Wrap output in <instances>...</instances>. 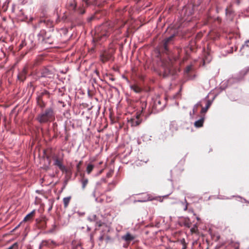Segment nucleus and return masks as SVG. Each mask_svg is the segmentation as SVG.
<instances>
[{"label":"nucleus","mask_w":249,"mask_h":249,"mask_svg":"<svg viewBox=\"0 0 249 249\" xmlns=\"http://www.w3.org/2000/svg\"><path fill=\"white\" fill-rule=\"evenodd\" d=\"M112 30L113 29L111 28H107L105 25L101 27H98L96 29V35L93 38V40L95 41H103L106 40Z\"/></svg>","instance_id":"f257e3e1"},{"label":"nucleus","mask_w":249,"mask_h":249,"mask_svg":"<svg viewBox=\"0 0 249 249\" xmlns=\"http://www.w3.org/2000/svg\"><path fill=\"white\" fill-rule=\"evenodd\" d=\"M55 119V113L53 109L47 108L37 116V120L40 123H45L51 122Z\"/></svg>","instance_id":"f03ea898"},{"label":"nucleus","mask_w":249,"mask_h":249,"mask_svg":"<svg viewBox=\"0 0 249 249\" xmlns=\"http://www.w3.org/2000/svg\"><path fill=\"white\" fill-rule=\"evenodd\" d=\"M140 114L137 113L136 116L132 117L128 121V124L131 126H137L139 125L142 122V119L140 118Z\"/></svg>","instance_id":"7ed1b4c3"},{"label":"nucleus","mask_w":249,"mask_h":249,"mask_svg":"<svg viewBox=\"0 0 249 249\" xmlns=\"http://www.w3.org/2000/svg\"><path fill=\"white\" fill-rule=\"evenodd\" d=\"M39 40L42 41H45L46 43L51 44L52 43L48 40L49 39V36H47L46 32L44 30L40 31V33L38 34Z\"/></svg>","instance_id":"20e7f679"},{"label":"nucleus","mask_w":249,"mask_h":249,"mask_svg":"<svg viewBox=\"0 0 249 249\" xmlns=\"http://www.w3.org/2000/svg\"><path fill=\"white\" fill-rule=\"evenodd\" d=\"M54 165L57 166L59 169L63 172L68 173V170L67 168L62 164L60 160L56 159L54 160Z\"/></svg>","instance_id":"39448f33"},{"label":"nucleus","mask_w":249,"mask_h":249,"mask_svg":"<svg viewBox=\"0 0 249 249\" xmlns=\"http://www.w3.org/2000/svg\"><path fill=\"white\" fill-rule=\"evenodd\" d=\"M40 74V76L42 77H51L53 73L51 70L45 68L41 70Z\"/></svg>","instance_id":"423d86ee"},{"label":"nucleus","mask_w":249,"mask_h":249,"mask_svg":"<svg viewBox=\"0 0 249 249\" xmlns=\"http://www.w3.org/2000/svg\"><path fill=\"white\" fill-rule=\"evenodd\" d=\"M240 51L243 54L249 55V40L246 42V43L242 46Z\"/></svg>","instance_id":"0eeeda50"},{"label":"nucleus","mask_w":249,"mask_h":249,"mask_svg":"<svg viewBox=\"0 0 249 249\" xmlns=\"http://www.w3.org/2000/svg\"><path fill=\"white\" fill-rule=\"evenodd\" d=\"M202 107L201 102H199L196 103L193 107L192 111L190 112V115L191 119H193L194 115L196 113L198 108Z\"/></svg>","instance_id":"6e6552de"},{"label":"nucleus","mask_w":249,"mask_h":249,"mask_svg":"<svg viewBox=\"0 0 249 249\" xmlns=\"http://www.w3.org/2000/svg\"><path fill=\"white\" fill-rule=\"evenodd\" d=\"M212 104V102L209 100H207L206 102V106L205 107H201V110L200 111V113L201 115H204V114L207 111L209 107H211Z\"/></svg>","instance_id":"1a4fd4ad"},{"label":"nucleus","mask_w":249,"mask_h":249,"mask_svg":"<svg viewBox=\"0 0 249 249\" xmlns=\"http://www.w3.org/2000/svg\"><path fill=\"white\" fill-rule=\"evenodd\" d=\"M27 72V68L26 67L24 68L23 70L21 72L19 73L18 76V79L22 81H23L26 79V75Z\"/></svg>","instance_id":"9d476101"},{"label":"nucleus","mask_w":249,"mask_h":249,"mask_svg":"<svg viewBox=\"0 0 249 249\" xmlns=\"http://www.w3.org/2000/svg\"><path fill=\"white\" fill-rule=\"evenodd\" d=\"M204 116V115H201L200 119L195 122L194 125L195 127L198 128L203 126L205 119Z\"/></svg>","instance_id":"9b49d317"},{"label":"nucleus","mask_w":249,"mask_h":249,"mask_svg":"<svg viewBox=\"0 0 249 249\" xmlns=\"http://www.w3.org/2000/svg\"><path fill=\"white\" fill-rule=\"evenodd\" d=\"M177 130V126L174 123H171L170 124L169 126V131L170 132L168 133L167 136H173L174 134V132Z\"/></svg>","instance_id":"f8f14e48"},{"label":"nucleus","mask_w":249,"mask_h":249,"mask_svg":"<svg viewBox=\"0 0 249 249\" xmlns=\"http://www.w3.org/2000/svg\"><path fill=\"white\" fill-rule=\"evenodd\" d=\"M35 212L36 211L34 210L31 213L26 215V216L23 219V221L27 222L32 219L35 215Z\"/></svg>","instance_id":"ddd939ff"},{"label":"nucleus","mask_w":249,"mask_h":249,"mask_svg":"<svg viewBox=\"0 0 249 249\" xmlns=\"http://www.w3.org/2000/svg\"><path fill=\"white\" fill-rule=\"evenodd\" d=\"M151 200V198H150V197L149 196V195L143 194L142 196V197L141 198V199L137 200L136 201L143 202H146V201Z\"/></svg>","instance_id":"4468645a"},{"label":"nucleus","mask_w":249,"mask_h":249,"mask_svg":"<svg viewBox=\"0 0 249 249\" xmlns=\"http://www.w3.org/2000/svg\"><path fill=\"white\" fill-rule=\"evenodd\" d=\"M174 37V35H173L165 39L163 46H164V48L165 50H167V45H168V43H169L172 40V39Z\"/></svg>","instance_id":"2eb2a0df"},{"label":"nucleus","mask_w":249,"mask_h":249,"mask_svg":"<svg viewBox=\"0 0 249 249\" xmlns=\"http://www.w3.org/2000/svg\"><path fill=\"white\" fill-rule=\"evenodd\" d=\"M89 182V180L88 178H85L84 177L82 178L81 180V182L82 183V188L83 190L85 189L87 185L88 184Z\"/></svg>","instance_id":"dca6fc26"},{"label":"nucleus","mask_w":249,"mask_h":249,"mask_svg":"<svg viewBox=\"0 0 249 249\" xmlns=\"http://www.w3.org/2000/svg\"><path fill=\"white\" fill-rule=\"evenodd\" d=\"M130 88L136 93H140L142 90L141 88L135 85L131 86Z\"/></svg>","instance_id":"f3484780"},{"label":"nucleus","mask_w":249,"mask_h":249,"mask_svg":"<svg viewBox=\"0 0 249 249\" xmlns=\"http://www.w3.org/2000/svg\"><path fill=\"white\" fill-rule=\"evenodd\" d=\"M122 238L126 241H131L133 239V237L129 233H127L122 237Z\"/></svg>","instance_id":"a211bd4d"},{"label":"nucleus","mask_w":249,"mask_h":249,"mask_svg":"<svg viewBox=\"0 0 249 249\" xmlns=\"http://www.w3.org/2000/svg\"><path fill=\"white\" fill-rule=\"evenodd\" d=\"M71 199V196H68V197H64L63 198V201L64 207L65 208L67 207V206H68Z\"/></svg>","instance_id":"6ab92c4d"},{"label":"nucleus","mask_w":249,"mask_h":249,"mask_svg":"<svg viewBox=\"0 0 249 249\" xmlns=\"http://www.w3.org/2000/svg\"><path fill=\"white\" fill-rule=\"evenodd\" d=\"M229 247L231 249H239V245L237 243L232 242L230 244Z\"/></svg>","instance_id":"aec40b11"},{"label":"nucleus","mask_w":249,"mask_h":249,"mask_svg":"<svg viewBox=\"0 0 249 249\" xmlns=\"http://www.w3.org/2000/svg\"><path fill=\"white\" fill-rule=\"evenodd\" d=\"M94 168V165L91 164L88 165L87 167V172L88 174H90Z\"/></svg>","instance_id":"412c9836"},{"label":"nucleus","mask_w":249,"mask_h":249,"mask_svg":"<svg viewBox=\"0 0 249 249\" xmlns=\"http://www.w3.org/2000/svg\"><path fill=\"white\" fill-rule=\"evenodd\" d=\"M171 71L170 68H164V76H167L169 74H171Z\"/></svg>","instance_id":"4be33fe9"},{"label":"nucleus","mask_w":249,"mask_h":249,"mask_svg":"<svg viewBox=\"0 0 249 249\" xmlns=\"http://www.w3.org/2000/svg\"><path fill=\"white\" fill-rule=\"evenodd\" d=\"M192 66L191 65L188 66L185 70V72L187 74L188 73L192 70Z\"/></svg>","instance_id":"5701e85b"},{"label":"nucleus","mask_w":249,"mask_h":249,"mask_svg":"<svg viewBox=\"0 0 249 249\" xmlns=\"http://www.w3.org/2000/svg\"><path fill=\"white\" fill-rule=\"evenodd\" d=\"M108 59V57L105 56L104 55H102L101 56V60L103 62H105L106 61H107Z\"/></svg>","instance_id":"b1692460"},{"label":"nucleus","mask_w":249,"mask_h":249,"mask_svg":"<svg viewBox=\"0 0 249 249\" xmlns=\"http://www.w3.org/2000/svg\"><path fill=\"white\" fill-rule=\"evenodd\" d=\"M211 57L210 56H208L207 57H206L204 59V63H209L211 61Z\"/></svg>","instance_id":"393cba45"},{"label":"nucleus","mask_w":249,"mask_h":249,"mask_svg":"<svg viewBox=\"0 0 249 249\" xmlns=\"http://www.w3.org/2000/svg\"><path fill=\"white\" fill-rule=\"evenodd\" d=\"M70 6L72 10H74L76 7V4L75 2L70 4Z\"/></svg>","instance_id":"a878e982"},{"label":"nucleus","mask_w":249,"mask_h":249,"mask_svg":"<svg viewBox=\"0 0 249 249\" xmlns=\"http://www.w3.org/2000/svg\"><path fill=\"white\" fill-rule=\"evenodd\" d=\"M182 204L184 205V210L186 211L187 210L188 203H187L186 199H185V203H182Z\"/></svg>","instance_id":"bb28decb"},{"label":"nucleus","mask_w":249,"mask_h":249,"mask_svg":"<svg viewBox=\"0 0 249 249\" xmlns=\"http://www.w3.org/2000/svg\"><path fill=\"white\" fill-rule=\"evenodd\" d=\"M46 241H42V243L39 245V249H41L42 246L46 245Z\"/></svg>","instance_id":"cd10ccee"},{"label":"nucleus","mask_w":249,"mask_h":249,"mask_svg":"<svg viewBox=\"0 0 249 249\" xmlns=\"http://www.w3.org/2000/svg\"><path fill=\"white\" fill-rule=\"evenodd\" d=\"M81 162H80L77 165H76V168H77V170H79V168H80V164H81Z\"/></svg>","instance_id":"c85d7f7f"},{"label":"nucleus","mask_w":249,"mask_h":249,"mask_svg":"<svg viewBox=\"0 0 249 249\" xmlns=\"http://www.w3.org/2000/svg\"><path fill=\"white\" fill-rule=\"evenodd\" d=\"M157 104H158L159 105H160V101H156L155 102V105L156 106H157V105H158Z\"/></svg>","instance_id":"c756f323"},{"label":"nucleus","mask_w":249,"mask_h":249,"mask_svg":"<svg viewBox=\"0 0 249 249\" xmlns=\"http://www.w3.org/2000/svg\"><path fill=\"white\" fill-rule=\"evenodd\" d=\"M103 236H101L100 237V240H103Z\"/></svg>","instance_id":"7c9ffc66"},{"label":"nucleus","mask_w":249,"mask_h":249,"mask_svg":"<svg viewBox=\"0 0 249 249\" xmlns=\"http://www.w3.org/2000/svg\"><path fill=\"white\" fill-rule=\"evenodd\" d=\"M80 12H81V14H84V12H84V11H81Z\"/></svg>","instance_id":"2f4dec72"},{"label":"nucleus","mask_w":249,"mask_h":249,"mask_svg":"<svg viewBox=\"0 0 249 249\" xmlns=\"http://www.w3.org/2000/svg\"><path fill=\"white\" fill-rule=\"evenodd\" d=\"M111 184H113V185H115V182H112V183H111Z\"/></svg>","instance_id":"473e14b6"},{"label":"nucleus","mask_w":249,"mask_h":249,"mask_svg":"<svg viewBox=\"0 0 249 249\" xmlns=\"http://www.w3.org/2000/svg\"><path fill=\"white\" fill-rule=\"evenodd\" d=\"M161 108H162V107H159V108H158V109H159V110H160V109H161Z\"/></svg>","instance_id":"72a5a7b5"},{"label":"nucleus","mask_w":249,"mask_h":249,"mask_svg":"<svg viewBox=\"0 0 249 249\" xmlns=\"http://www.w3.org/2000/svg\"><path fill=\"white\" fill-rule=\"evenodd\" d=\"M19 226V225H18L17 227H16V228H18Z\"/></svg>","instance_id":"f704fd0d"},{"label":"nucleus","mask_w":249,"mask_h":249,"mask_svg":"<svg viewBox=\"0 0 249 249\" xmlns=\"http://www.w3.org/2000/svg\"><path fill=\"white\" fill-rule=\"evenodd\" d=\"M19 226V225H18L17 227H16V228H18Z\"/></svg>","instance_id":"c9c22d12"}]
</instances>
